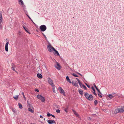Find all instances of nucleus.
Here are the masks:
<instances>
[{
    "instance_id": "1",
    "label": "nucleus",
    "mask_w": 124,
    "mask_h": 124,
    "mask_svg": "<svg viewBox=\"0 0 124 124\" xmlns=\"http://www.w3.org/2000/svg\"><path fill=\"white\" fill-rule=\"evenodd\" d=\"M84 95L86 98L88 100L91 101L93 99V96L91 94H89L88 93H85Z\"/></svg>"
},
{
    "instance_id": "2",
    "label": "nucleus",
    "mask_w": 124,
    "mask_h": 124,
    "mask_svg": "<svg viewBox=\"0 0 124 124\" xmlns=\"http://www.w3.org/2000/svg\"><path fill=\"white\" fill-rule=\"evenodd\" d=\"M47 48L48 50L50 52H53L55 49L50 44L47 45Z\"/></svg>"
},
{
    "instance_id": "3",
    "label": "nucleus",
    "mask_w": 124,
    "mask_h": 124,
    "mask_svg": "<svg viewBox=\"0 0 124 124\" xmlns=\"http://www.w3.org/2000/svg\"><path fill=\"white\" fill-rule=\"evenodd\" d=\"M39 29L41 31H44L46 30V27L45 25H42L40 26Z\"/></svg>"
},
{
    "instance_id": "4",
    "label": "nucleus",
    "mask_w": 124,
    "mask_h": 124,
    "mask_svg": "<svg viewBox=\"0 0 124 124\" xmlns=\"http://www.w3.org/2000/svg\"><path fill=\"white\" fill-rule=\"evenodd\" d=\"M37 97L38 99H40L42 102H44L45 101V98L42 96L38 95H37Z\"/></svg>"
},
{
    "instance_id": "5",
    "label": "nucleus",
    "mask_w": 124,
    "mask_h": 124,
    "mask_svg": "<svg viewBox=\"0 0 124 124\" xmlns=\"http://www.w3.org/2000/svg\"><path fill=\"white\" fill-rule=\"evenodd\" d=\"M48 82L52 86L54 85L53 83V81L52 79L50 78H48Z\"/></svg>"
},
{
    "instance_id": "6",
    "label": "nucleus",
    "mask_w": 124,
    "mask_h": 124,
    "mask_svg": "<svg viewBox=\"0 0 124 124\" xmlns=\"http://www.w3.org/2000/svg\"><path fill=\"white\" fill-rule=\"evenodd\" d=\"M58 90L63 95H64L65 94V93L64 92V90L61 88V87H59L58 88Z\"/></svg>"
},
{
    "instance_id": "7",
    "label": "nucleus",
    "mask_w": 124,
    "mask_h": 124,
    "mask_svg": "<svg viewBox=\"0 0 124 124\" xmlns=\"http://www.w3.org/2000/svg\"><path fill=\"white\" fill-rule=\"evenodd\" d=\"M9 43V42H7L6 43L5 45V50L6 52H8V45Z\"/></svg>"
},
{
    "instance_id": "8",
    "label": "nucleus",
    "mask_w": 124,
    "mask_h": 124,
    "mask_svg": "<svg viewBox=\"0 0 124 124\" xmlns=\"http://www.w3.org/2000/svg\"><path fill=\"white\" fill-rule=\"evenodd\" d=\"M55 66L56 69L58 70H60L61 68L59 64L57 62H56V64L55 65Z\"/></svg>"
},
{
    "instance_id": "9",
    "label": "nucleus",
    "mask_w": 124,
    "mask_h": 124,
    "mask_svg": "<svg viewBox=\"0 0 124 124\" xmlns=\"http://www.w3.org/2000/svg\"><path fill=\"white\" fill-rule=\"evenodd\" d=\"M48 123L49 124H52L53 123H55V122L54 120H47Z\"/></svg>"
},
{
    "instance_id": "10",
    "label": "nucleus",
    "mask_w": 124,
    "mask_h": 124,
    "mask_svg": "<svg viewBox=\"0 0 124 124\" xmlns=\"http://www.w3.org/2000/svg\"><path fill=\"white\" fill-rule=\"evenodd\" d=\"M71 83L72 84L74 85L75 86L77 87L78 86V82L77 81H76L75 82H71Z\"/></svg>"
},
{
    "instance_id": "11",
    "label": "nucleus",
    "mask_w": 124,
    "mask_h": 124,
    "mask_svg": "<svg viewBox=\"0 0 124 124\" xmlns=\"http://www.w3.org/2000/svg\"><path fill=\"white\" fill-rule=\"evenodd\" d=\"M18 1L19 4L22 5V7H23V5H24L22 0H18Z\"/></svg>"
},
{
    "instance_id": "12",
    "label": "nucleus",
    "mask_w": 124,
    "mask_h": 124,
    "mask_svg": "<svg viewBox=\"0 0 124 124\" xmlns=\"http://www.w3.org/2000/svg\"><path fill=\"white\" fill-rule=\"evenodd\" d=\"M22 7L23 8V9L24 12L25 13L26 15H27V14L28 13V12L26 10L25 6V5H23Z\"/></svg>"
},
{
    "instance_id": "13",
    "label": "nucleus",
    "mask_w": 124,
    "mask_h": 124,
    "mask_svg": "<svg viewBox=\"0 0 124 124\" xmlns=\"http://www.w3.org/2000/svg\"><path fill=\"white\" fill-rule=\"evenodd\" d=\"M114 112L116 114L118 113L119 112H121L120 108H118L117 109H116Z\"/></svg>"
},
{
    "instance_id": "14",
    "label": "nucleus",
    "mask_w": 124,
    "mask_h": 124,
    "mask_svg": "<svg viewBox=\"0 0 124 124\" xmlns=\"http://www.w3.org/2000/svg\"><path fill=\"white\" fill-rule=\"evenodd\" d=\"M54 51L55 52L54 53V54L55 55H57L58 56H59L60 55L59 53L55 49L54 50Z\"/></svg>"
},
{
    "instance_id": "15",
    "label": "nucleus",
    "mask_w": 124,
    "mask_h": 124,
    "mask_svg": "<svg viewBox=\"0 0 124 124\" xmlns=\"http://www.w3.org/2000/svg\"><path fill=\"white\" fill-rule=\"evenodd\" d=\"M107 96H108V97L109 98V99H112L113 98V96L112 94H109L107 95Z\"/></svg>"
},
{
    "instance_id": "16",
    "label": "nucleus",
    "mask_w": 124,
    "mask_h": 124,
    "mask_svg": "<svg viewBox=\"0 0 124 124\" xmlns=\"http://www.w3.org/2000/svg\"><path fill=\"white\" fill-rule=\"evenodd\" d=\"M66 79L67 81L68 82H69L70 83H71V81L70 80L68 76L66 77Z\"/></svg>"
},
{
    "instance_id": "17",
    "label": "nucleus",
    "mask_w": 124,
    "mask_h": 124,
    "mask_svg": "<svg viewBox=\"0 0 124 124\" xmlns=\"http://www.w3.org/2000/svg\"><path fill=\"white\" fill-rule=\"evenodd\" d=\"M37 76L39 78H42V75L38 73L37 74Z\"/></svg>"
},
{
    "instance_id": "18",
    "label": "nucleus",
    "mask_w": 124,
    "mask_h": 124,
    "mask_svg": "<svg viewBox=\"0 0 124 124\" xmlns=\"http://www.w3.org/2000/svg\"><path fill=\"white\" fill-rule=\"evenodd\" d=\"M97 90L98 91V92L100 93L98 94V95L99 96L101 97V93H100V90L98 89V88H96Z\"/></svg>"
},
{
    "instance_id": "19",
    "label": "nucleus",
    "mask_w": 124,
    "mask_h": 124,
    "mask_svg": "<svg viewBox=\"0 0 124 124\" xmlns=\"http://www.w3.org/2000/svg\"><path fill=\"white\" fill-rule=\"evenodd\" d=\"M79 93L81 95H82L83 94V92L82 90H79Z\"/></svg>"
},
{
    "instance_id": "20",
    "label": "nucleus",
    "mask_w": 124,
    "mask_h": 124,
    "mask_svg": "<svg viewBox=\"0 0 124 124\" xmlns=\"http://www.w3.org/2000/svg\"><path fill=\"white\" fill-rule=\"evenodd\" d=\"M2 14L1 13H0V22H2Z\"/></svg>"
},
{
    "instance_id": "21",
    "label": "nucleus",
    "mask_w": 124,
    "mask_h": 124,
    "mask_svg": "<svg viewBox=\"0 0 124 124\" xmlns=\"http://www.w3.org/2000/svg\"><path fill=\"white\" fill-rule=\"evenodd\" d=\"M72 111L74 113V114L76 115L77 116H79V115L77 113V112L73 109H72Z\"/></svg>"
},
{
    "instance_id": "22",
    "label": "nucleus",
    "mask_w": 124,
    "mask_h": 124,
    "mask_svg": "<svg viewBox=\"0 0 124 124\" xmlns=\"http://www.w3.org/2000/svg\"><path fill=\"white\" fill-rule=\"evenodd\" d=\"M18 96L19 95H15V96H14L13 95V97L15 99L17 100L18 97Z\"/></svg>"
},
{
    "instance_id": "23",
    "label": "nucleus",
    "mask_w": 124,
    "mask_h": 124,
    "mask_svg": "<svg viewBox=\"0 0 124 124\" xmlns=\"http://www.w3.org/2000/svg\"><path fill=\"white\" fill-rule=\"evenodd\" d=\"M23 27L24 28V29L25 30V31L27 32L29 34H30V33L28 32V31L27 30V28H26L24 26H23Z\"/></svg>"
},
{
    "instance_id": "24",
    "label": "nucleus",
    "mask_w": 124,
    "mask_h": 124,
    "mask_svg": "<svg viewBox=\"0 0 124 124\" xmlns=\"http://www.w3.org/2000/svg\"><path fill=\"white\" fill-rule=\"evenodd\" d=\"M52 86V89H53V92L54 93H55V91L54 90V89L55 87V86L54 85Z\"/></svg>"
},
{
    "instance_id": "25",
    "label": "nucleus",
    "mask_w": 124,
    "mask_h": 124,
    "mask_svg": "<svg viewBox=\"0 0 124 124\" xmlns=\"http://www.w3.org/2000/svg\"><path fill=\"white\" fill-rule=\"evenodd\" d=\"M121 112H124V106L120 108Z\"/></svg>"
},
{
    "instance_id": "26",
    "label": "nucleus",
    "mask_w": 124,
    "mask_h": 124,
    "mask_svg": "<svg viewBox=\"0 0 124 124\" xmlns=\"http://www.w3.org/2000/svg\"><path fill=\"white\" fill-rule=\"evenodd\" d=\"M18 106L19 108L21 109H22L23 108V107L22 105L21 104L19 103H18Z\"/></svg>"
},
{
    "instance_id": "27",
    "label": "nucleus",
    "mask_w": 124,
    "mask_h": 124,
    "mask_svg": "<svg viewBox=\"0 0 124 124\" xmlns=\"http://www.w3.org/2000/svg\"><path fill=\"white\" fill-rule=\"evenodd\" d=\"M28 110L29 111H30L32 113H33L34 112L33 110L31 108H29L28 109Z\"/></svg>"
},
{
    "instance_id": "28",
    "label": "nucleus",
    "mask_w": 124,
    "mask_h": 124,
    "mask_svg": "<svg viewBox=\"0 0 124 124\" xmlns=\"http://www.w3.org/2000/svg\"><path fill=\"white\" fill-rule=\"evenodd\" d=\"M12 111L14 113H16V111L15 109L14 108H12L11 109Z\"/></svg>"
},
{
    "instance_id": "29",
    "label": "nucleus",
    "mask_w": 124,
    "mask_h": 124,
    "mask_svg": "<svg viewBox=\"0 0 124 124\" xmlns=\"http://www.w3.org/2000/svg\"><path fill=\"white\" fill-rule=\"evenodd\" d=\"M112 94L113 96V98L115 97L116 96H117V94L116 93H112Z\"/></svg>"
},
{
    "instance_id": "30",
    "label": "nucleus",
    "mask_w": 124,
    "mask_h": 124,
    "mask_svg": "<svg viewBox=\"0 0 124 124\" xmlns=\"http://www.w3.org/2000/svg\"><path fill=\"white\" fill-rule=\"evenodd\" d=\"M69 108L67 106L66 108H65L64 109V111L66 112H68V110Z\"/></svg>"
},
{
    "instance_id": "31",
    "label": "nucleus",
    "mask_w": 124,
    "mask_h": 124,
    "mask_svg": "<svg viewBox=\"0 0 124 124\" xmlns=\"http://www.w3.org/2000/svg\"><path fill=\"white\" fill-rule=\"evenodd\" d=\"M71 74L72 75H73V76H74V77H78V76L75 73H73V74Z\"/></svg>"
},
{
    "instance_id": "32",
    "label": "nucleus",
    "mask_w": 124,
    "mask_h": 124,
    "mask_svg": "<svg viewBox=\"0 0 124 124\" xmlns=\"http://www.w3.org/2000/svg\"><path fill=\"white\" fill-rule=\"evenodd\" d=\"M85 89H86V87L84 85H82V86Z\"/></svg>"
},
{
    "instance_id": "33",
    "label": "nucleus",
    "mask_w": 124,
    "mask_h": 124,
    "mask_svg": "<svg viewBox=\"0 0 124 124\" xmlns=\"http://www.w3.org/2000/svg\"><path fill=\"white\" fill-rule=\"evenodd\" d=\"M15 67H16L14 65L12 64V69H15Z\"/></svg>"
},
{
    "instance_id": "34",
    "label": "nucleus",
    "mask_w": 124,
    "mask_h": 124,
    "mask_svg": "<svg viewBox=\"0 0 124 124\" xmlns=\"http://www.w3.org/2000/svg\"><path fill=\"white\" fill-rule=\"evenodd\" d=\"M76 79H77V80L78 81V82L79 83V84L81 83L80 81V80H79V79H78V78H76Z\"/></svg>"
},
{
    "instance_id": "35",
    "label": "nucleus",
    "mask_w": 124,
    "mask_h": 124,
    "mask_svg": "<svg viewBox=\"0 0 124 124\" xmlns=\"http://www.w3.org/2000/svg\"><path fill=\"white\" fill-rule=\"evenodd\" d=\"M76 79H77V80L78 81V82L79 83V84L81 83L80 81V80H79V79H78V78H76Z\"/></svg>"
},
{
    "instance_id": "36",
    "label": "nucleus",
    "mask_w": 124,
    "mask_h": 124,
    "mask_svg": "<svg viewBox=\"0 0 124 124\" xmlns=\"http://www.w3.org/2000/svg\"><path fill=\"white\" fill-rule=\"evenodd\" d=\"M27 107H28L31 108V105L29 103H28L27 105Z\"/></svg>"
},
{
    "instance_id": "37",
    "label": "nucleus",
    "mask_w": 124,
    "mask_h": 124,
    "mask_svg": "<svg viewBox=\"0 0 124 124\" xmlns=\"http://www.w3.org/2000/svg\"><path fill=\"white\" fill-rule=\"evenodd\" d=\"M27 16H28V18L30 19L33 22V21L32 20V19H31V17L29 16L28 14H27Z\"/></svg>"
},
{
    "instance_id": "38",
    "label": "nucleus",
    "mask_w": 124,
    "mask_h": 124,
    "mask_svg": "<svg viewBox=\"0 0 124 124\" xmlns=\"http://www.w3.org/2000/svg\"><path fill=\"white\" fill-rule=\"evenodd\" d=\"M22 93L23 94V96L24 99H26L25 97V96H24V93H23V92H22Z\"/></svg>"
},
{
    "instance_id": "39",
    "label": "nucleus",
    "mask_w": 124,
    "mask_h": 124,
    "mask_svg": "<svg viewBox=\"0 0 124 124\" xmlns=\"http://www.w3.org/2000/svg\"><path fill=\"white\" fill-rule=\"evenodd\" d=\"M51 114H50L49 113H48L47 114V116L48 117H49L51 116Z\"/></svg>"
},
{
    "instance_id": "40",
    "label": "nucleus",
    "mask_w": 124,
    "mask_h": 124,
    "mask_svg": "<svg viewBox=\"0 0 124 124\" xmlns=\"http://www.w3.org/2000/svg\"><path fill=\"white\" fill-rule=\"evenodd\" d=\"M97 103H98L97 102V101L96 100H95L94 101V104L95 105H96L97 104Z\"/></svg>"
},
{
    "instance_id": "41",
    "label": "nucleus",
    "mask_w": 124,
    "mask_h": 124,
    "mask_svg": "<svg viewBox=\"0 0 124 124\" xmlns=\"http://www.w3.org/2000/svg\"><path fill=\"white\" fill-rule=\"evenodd\" d=\"M79 85L81 87L83 85H84L83 84H82L81 83H79Z\"/></svg>"
},
{
    "instance_id": "42",
    "label": "nucleus",
    "mask_w": 124,
    "mask_h": 124,
    "mask_svg": "<svg viewBox=\"0 0 124 124\" xmlns=\"http://www.w3.org/2000/svg\"><path fill=\"white\" fill-rule=\"evenodd\" d=\"M2 22H0V29H2V25L1 23Z\"/></svg>"
},
{
    "instance_id": "43",
    "label": "nucleus",
    "mask_w": 124,
    "mask_h": 124,
    "mask_svg": "<svg viewBox=\"0 0 124 124\" xmlns=\"http://www.w3.org/2000/svg\"><path fill=\"white\" fill-rule=\"evenodd\" d=\"M56 112L58 113H59L60 112V110L59 109L57 110H56Z\"/></svg>"
},
{
    "instance_id": "44",
    "label": "nucleus",
    "mask_w": 124,
    "mask_h": 124,
    "mask_svg": "<svg viewBox=\"0 0 124 124\" xmlns=\"http://www.w3.org/2000/svg\"><path fill=\"white\" fill-rule=\"evenodd\" d=\"M93 93L95 95H96V93H95V91H93Z\"/></svg>"
},
{
    "instance_id": "45",
    "label": "nucleus",
    "mask_w": 124,
    "mask_h": 124,
    "mask_svg": "<svg viewBox=\"0 0 124 124\" xmlns=\"http://www.w3.org/2000/svg\"><path fill=\"white\" fill-rule=\"evenodd\" d=\"M91 88H92V89L93 90V91H94L95 90V89L94 88L93 86H92L91 87Z\"/></svg>"
},
{
    "instance_id": "46",
    "label": "nucleus",
    "mask_w": 124,
    "mask_h": 124,
    "mask_svg": "<svg viewBox=\"0 0 124 124\" xmlns=\"http://www.w3.org/2000/svg\"><path fill=\"white\" fill-rule=\"evenodd\" d=\"M42 34H43V35L45 37V39H46V36L44 34H43V33H42Z\"/></svg>"
},
{
    "instance_id": "47",
    "label": "nucleus",
    "mask_w": 124,
    "mask_h": 124,
    "mask_svg": "<svg viewBox=\"0 0 124 124\" xmlns=\"http://www.w3.org/2000/svg\"><path fill=\"white\" fill-rule=\"evenodd\" d=\"M87 119L89 120H90L91 118L90 117H87Z\"/></svg>"
},
{
    "instance_id": "48",
    "label": "nucleus",
    "mask_w": 124,
    "mask_h": 124,
    "mask_svg": "<svg viewBox=\"0 0 124 124\" xmlns=\"http://www.w3.org/2000/svg\"><path fill=\"white\" fill-rule=\"evenodd\" d=\"M76 73H77V74H78L79 75H80V76H82V75L81 74H80L78 72H76Z\"/></svg>"
},
{
    "instance_id": "49",
    "label": "nucleus",
    "mask_w": 124,
    "mask_h": 124,
    "mask_svg": "<svg viewBox=\"0 0 124 124\" xmlns=\"http://www.w3.org/2000/svg\"><path fill=\"white\" fill-rule=\"evenodd\" d=\"M51 116L52 117H53L54 118H55V116L52 114H51Z\"/></svg>"
},
{
    "instance_id": "50",
    "label": "nucleus",
    "mask_w": 124,
    "mask_h": 124,
    "mask_svg": "<svg viewBox=\"0 0 124 124\" xmlns=\"http://www.w3.org/2000/svg\"><path fill=\"white\" fill-rule=\"evenodd\" d=\"M35 90L37 91V92H39V90L37 89H35Z\"/></svg>"
},
{
    "instance_id": "51",
    "label": "nucleus",
    "mask_w": 124,
    "mask_h": 124,
    "mask_svg": "<svg viewBox=\"0 0 124 124\" xmlns=\"http://www.w3.org/2000/svg\"><path fill=\"white\" fill-rule=\"evenodd\" d=\"M21 33V31H19L18 32V33L19 34H20Z\"/></svg>"
},
{
    "instance_id": "52",
    "label": "nucleus",
    "mask_w": 124,
    "mask_h": 124,
    "mask_svg": "<svg viewBox=\"0 0 124 124\" xmlns=\"http://www.w3.org/2000/svg\"><path fill=\"white\" fill-rule=\"evenodd\" d=\"M40 118H43V116H41V115H40Z\"/></svg>"
},
{
    "instance_id": "53",
    "label": "nucleus",
    "mask_w": 124,
    "mask_h": 124,
    "mask_svg": "<svg viewBox=\"0 0 124 124\" xmlns=\"http://www.w3.org/2000/svg\"><path fill=\"white\" fill-rule=\"evenodd\" d=\"M87 86L89 88H90V86L88 85H87Z\"/></svg>"
},
{
    "instance_id": "54",
    "label": "nucleus",
    "mask_w": 124,
    "mask_h": 124,
    "mask_svg": "<svg viewBox=\"0 0 124 124\" xmlns=\"http://www.w3.org/2000/svg\"><path fill=\"white\" fill-rule=\"evenodd\" d=\"M94 87H95V88H96L97 87L96 85H95V84H94Z\"/></svg>"
},
{
    "instance_id": "55",
    "label": "nucleus",
    "mask_w": 124,
    "mask_h": 124,
    "mask_svg": "<svg viewBox=\"0 0 124 124\" xmlns=\"http://www.w3.org/2000/svg\"><path fill=\"white\" fill-rule=\"evenodd\" d=\"M12 70L14 71H16V72H17L15 70V69H12Z\"/></svg>"
},
{
    "instance_id": "56",
    "label": "nucleus",
    "mask_w": 124,
    "mask_h": 124,
    "mask_svg": "<svg viewBox=\"0 0 124 124\" xmlns=\"http://www.w3.org/2000/svg\"><path fill=\"white\" fill-rule=\"evenodd\" d=\"M101 102L102 103H105V101H104V102H103L101 100Z\"/></svg>"
},
{
    "instance_id": "57",
    "label": "nucleus",
    "mask_w": 124,
    "mask_h": 124,
    "mask_svg": "<svg viewBox=\"0 0 124 124\" xmlns=\"http://www.w3.org/2000/svg\"><path fill=\"white\" fill-rule=\"evenodd\" d=\"M44 120H45V118H44Z\"/></svg>"
},
{
    "instance_id": "58",
    "label": "nucleus",
    "mask_w": 124,
    "mask_h": 124,
    "mask_svg": "<svg viewBox=\"0 0 124 124\" xmlns=\"http://www.w3.org/2000/svg\"><path fill=\"white\" fill-rule=\"evenodd\" d=\"M85 85H88L86 83H85Z\"/></svg>"
},
{
    "instance_id": "59",
    "label": "nucleus",
    "mask_w": 124,
    "mask_h": 124,
    "mask_svg": "<svg viewBox=\"0 0 124 124\" xmlns=\"http://www.w3.org/2000/svg\"><path fill=\"white\" fill-rule=\"evenodd\" d=\"M30 124H33V123H31Z\"/></svg>"
},
{
    "instance_id": "60",
    "label": "nucleus",
    "mask_w": 124,
    "mask_h": 124,
    "mask_svg": "<svg viewBox=\"0 0 124 124\" xmlns=\"http://www.w3.org/2000/svg\"><path fill=\"white\" fill-rule=\"evenodd\" d=\"M108 99V100H109V99H108V98L107 99Z\"/></svg>"
},
{
    "instance_id": "61",
    "label": "nucleus",
    "mask_w": 124,
    "mask_h": 124,
    "mask_svg": "<svg viewBox=\"0 0 124 124\" xmlns=\"http://www.w3.org/2000/svg\"><path fill=\"white\" fill-rule=\"evenodd\" d=\"M101 97H102V96H101Z\"/></svg>"
}]
</instances>
